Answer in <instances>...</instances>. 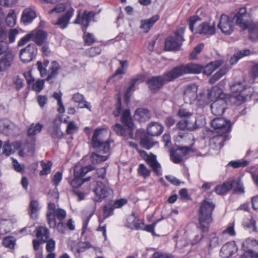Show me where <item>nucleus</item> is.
I'll return each mask as SVG.
<instances>
[{"label": "nucleus", "instance_id": "obj_1", "mask_svg": "<svg viewBox=\"0 0 258 258\" xmlns=\"http://www.w3.org/2000/svg\"><path fill=\"white\" fill-rule=\"evenodd\" d=\"M200 71L198 66L192 64H182L173 68L170 71L162 76H152L146 80V83L151 91L156 92L160 89L165 82H171L185 74L198 73Z\"/></svg>", "mask_w": 258, "mask_h": 258}, {"label": "nucleus", "instance_id": "obj_2", "mask_svg": "<svg viewBox=\"0 0 258 258\" xmlns=\"http://www.w3.org/2000/svg\"><path fill=\"white\" fill-rule=\"evenodd\" d=\"M103 129H96L91 139V145L94 149L97 150V152L91 154V161L93 164H98L105 161L108 158V155H102V153H107L110 149L108 141L103 139Z\"/></svg>", "mask_w": 258, "mask_h": 258}, {"label": "nucleus", "instance_id": "obj_3", "mask_svg": "<svg viewBox=\"0 0 258 258\" xmlns=\"http://www.w3.org/2000/svg\"><path fill=\"white\" fill-rule=\"evenodd\" d=\"M215 205L210 200L205 199L200 204L198 210V220L200 227L203 232L209 231L210 224L213 221L212 214Z\"/></svg>", "mask_w": 258, "mask_h": 258}, {"label": "nucleus", "instance_id": "obj_4", "mask_svg": "<svg viewBox=\"0 0 258 258\" xmlns=\"http://www.w3.org/2000/svg\"><path fill=\"white\" fill-rule=\"evenodd\" d=\"M247 88L244 81L235 82L230 86L232 92L228 102L232 105H239L244 102L248 94L245 93Z\"/></svg>", "mask_w": 258, "mask_h": 258}, {"label": "nucleus", "instance_id": "obj_5", "mask_svg": "<svg viewBox=\"0 0 258 258\" xmlns=\"http://www.w3.org/2000/svg\"><path fill=\"white\" fill-rule=\"evenodd\" d=\"M200 20V18L198 16H194L190 18L188 25L192 32L207 37L215 33L216 28L214 25H211L207 22H203L197 26L198 22Z\"/></svg>", "mask_w": 258, "mask_h": 258}, {"label": "nucleus", "instance_id": "obj_6", "mask_svg": "<svg viewBox=\"0 0 258 258\" xmlns=\"http://www.w3.org/2000/svg\"><path fill=\"white\" fill-rule=\"evenodd\" d=\"M205 117L200 115L198 117L192 116L186 119L179 121L176 125L181 130H188L193 131L199 129L205 125Z\"/></svg>", "mask_w": 258, "mask_h": 258}, {"label": "nucleus", "instance_id": "obj_7", "mask_svg": "<svg viewBox=\"0 0 258 258\" xmlns=\"http://www.w3.org/2000/svg\"><path fill=\"white\" fill-rule=\"evenodd\" d=\"M184 29L180 28L177 30L173 36L168 37L165 41V49L168 51L178 50L184 39L183 37Z\"/></svg>", "mask_w": 258, "mask_h": 258}, {"label": "nucleus", "instance_id": "obj_8", "mask_svg": "<svg viewBox=\"0 0 258 258\" xmlns=\"http://www.w3.org/2000/svg\"><path fill=\"white\" fill-rule=\"evenodd\" d=\"M121 120L122 123H123V124L128 128L129 131V137L130 139H136L139 137V135L143 133L142 130H137L136 131V135L134 136L133 132L135 129V127L133 123L129 109H125L124 110L121 116Z\"/></svg>", "mask_w": 258, "mask_h": 258}, {"label": "nucleus", "instance_id": "obj_9", "mask_svg": "<svg viewBox=\"0 0 258 258\" xmlns=\"http://www.w3.org/2000/svg\"><path fill=\"white\" fill-rule=\"evenodd\" d=\"M249 15L247 12L246 8H241L235 14L232 20L235 21L236 24L240 27L242 30L248 28L249 24Z\"/></svg>", "mask_w": 258, "mask_h": 258}, {"label": "nucleus", "instance_id": "obj_10", "mask_svg": "<svg viewBox=\"0 0 258 258\" xmlns=\"http://www.w3.org/2000/svg\"><path fill=\"white\" fill-rule=\"evenodd\" d=\"M37 53V48L36 45L31 43L20 50L19 57L23 63H27L36 57Z\"/></svg>", "mask_w": 258, "mask_h": 258}, {"label": "nucleus", "instance_id": "obj_11", "mask_svg": "<svg viewBox=\"0 0 258 258\" xmlns=\"http://www.w3.org/2000/svg\"><path fill=\"white\" fill-rule=\"evenodd\" d=\"M141 156L146 161L153 171L158 176L161 175V166L158 162L156 156L153 154H148L145 151H140Z\"/></svg>", "mask_w": 258, "mask_h": 258}, {"label": "nucleus", "instance_id": "obj_12", "mask_svg": "<svg viewBox=\"0 0 258 258\" xmlns=\"http://www.w3.org/2000/svg\"><path fill=\"white\" fill-rule=\"evenodd\" d=\"M67 216L66 212L64 210L58 208L55 210L54 212L52 211H47L46 220L50 228H55L56 226V217L59 221H62Z\"/></svg>", "mask_w": 258, "mask_h": 258}, {"label": "nucleus", "instance_id": "obj_13", "mask_svg": "<svg viewBox=\"0 0 258 258\" xmlns=\"http://www.w3.org/2000/svg\"><path fill=\"white\" fill-rule=\"evenodd\" d=\"M95 15V13L94 12L85 10L81 16V10H79L74 23L82 25L84 27L83 31L84 33H85L90 22L94 18Z\"/></svg>", "mask_w": 258, "mask_h": 258}, {"label": "nucleus", "instance_id": "obj_14", "mask_svg": "<svg viewBox=\"0 0 258 258\" xmlns=\"http://www.w3.org/2000/svg\"><path fill=\"white\" fill-rule=\"evenodd\" d=\"M211 126L215 130H218L219 134H226L231 131V123L229 120L224 118L218 117L212 120Z\"/></svg>", "mask_w": 258, "mask_h": 258}, {"label": "nucleus", "instance_id": "obj_15", "mask_svg": "<svg viewBox=\"0 0 258 258\" xmlns=\"http://www.w3.org/2000/svg\"><path fill=\"white\" fill-rule=\"evenodd\" d=\"M93 192L95 195L94 201L101 202L103 199L110 195L112 191L102 181H97L96 186L94 188Z\"/></svg>", "mask_w": 258, "mask_h": 258}, {"label": "nucleus", "instance_id": "obj_16", "mask_svg": "<svg viewBox=\"0 0 258 258\" xmlns=\"http://www.w3.org/2000/svg\"><path fill=\"white\" fill-rule=\"evenodd\" d=\"M218 27L222 33L230 34L233 32L234 28L232 18H229L226 15L222 14L221 16Z\"/></svg>", "mask_w": 258, "mask_h": 258}, {"label": "nucleus", "instance_id": "obj_17", "mask_svg": "<svg viewBox=\"0 0 258 258\" xmlns=\"http://www.w3.org/2000/svg\"><path fill=\"white\" fill-rule=\"evenodd\" d=\"M238 251V247L234 241L225 243L220 251V255L223 258H229L234 256Z\"/></svg>", "mask_w": 258, "mask_h": 258}, {"label": "nucleus", "instance_id": "obj_18", "mask_svg": "<svg viewBox=\"0 0 258 258\" xmlns=\"http://www.w3.org/2000/svg\"><path fill=\"white\" fill-rule=\"evenodd\" d=\"M197 91L198 86L195 84L187 86L183 94V99L185 103L188 104L194 103L198 98Z\"/></svg>", "mask_w": 258, "mask_h": 258}, {"label": "nucleus", "instance_id": "obj_19", "mask_svg": "<svg viewBox=\"0 0 258 258\" xmlns=\"http://www.w3.org/2000/svg\"><path fill=\"white\" fill-rule=\"evenodd\" d=\"M190 149L187 147L179 148L170 153V158L172 161L176 164L181 162L183 158L187 155L190 152Z\"/></svg>", "mask_w": 258, "mask_h": 258}, {"label": "nucleus", "instance_id": "obj_20", "mask_svg": "<svg viewBox=\"0 0 258 258\" xmlns=\"http://www.w3.org/2000/svg\"><path fill=\"white\" fill-rule=\"evenodd\" d=\"M227 101L219 98L214 101L211 105L212 113L215 116H221L226 109Z\"/></svg>", "mask_w": 258, "mask_h": 258}, {"label": "nucleus", "instance_id": "obj_21", "mask_svg": "<svg viewBox=\"0 0 258 258\" xmlns=\"http://www.w3.org/2000/svg\"><path fill=\"white\" fill-rule=\"evenodd\" d=\"M143 76L138 74L131 80L130 85L127 88L125 94V101L127 103L130 100L132 93L135 91V85L143 82Z\"/></svg>", "mask_w": 258, "mask_h": 258}, {"label": "nucleus", "instance_id": "obj_22", "mask_svg": "<svg viewBox=\"0 0 258 258\" xmlns=\"http://www.w3.org/2000/svg\"><path fill=\"white\" fill-rule=\"evenodd\" d=\"M243 252L252 253L258 255V242L254 239L248 238L242 244Z\"/></svg>", "mask_w": 258, "mask_h": 258}, {"label": "nucleus", "instance_id": "obj_23", "mask_svg": "<svg viewBox=\"0 0 258 258\" xmlns=\"http://www.w3.org/2000/svg\"><path fill=\"white\" fill-rule=\"evenodd\" d=\"M32 40L37 45L41 46L46 41L48 34L44 31L35 29L31 32Z\"/></svg>", "mask_w": 258, "mask_h": 258}, {"label": "nucleus", "instance_id": "obj_24", "mask_svg": "<svg viewBox=\"0 0 258 258\" xmlns=\"http://www.w3.org/2000/svg\"><path fill=\"white\" fill-rule=\"evenodd\" d=\"M14 55L12 53L8 52L0 58V72H5L9 69L13 63Z\"/></svg>", "mask_w": 258, "mask_h": 258}, {"label": "nucleus", "instance_id": "obj_25", "mask_svg": "<svg viewBox=\"0 0 258 258\" xmlns=\"http://www.w3.org/2000/svg\"><path fill=\"white\" fill-rule=\"evenodd\" d=\"M222 62L221 60H217L214 62H211V63L208 64L204 68H203L201 66L194 63H189L188 64H192L198 66L200 67V71L198 73H190V74H199L202 71L203 73L207 76H209L211 75V74L219 67L220 66Z\"/></svg>", "mask_w": 258, "mask_h": 258}, {"label": "nucleus", "instance_id": "obj_26", "mask_svg": "<svg viewBox=\"0 0 258 258\" xmlns=\"http://www.w3.org/2000/svg\"><path fill=\"white\" fill-rule=\"evenodd\" d=\"M16 125L7 119H0V133L5 135L11 134L16 128Z\"/></svg>", "mask_w": 258, "mask_h": 258}, {"label": "nucleus", "instance_id": "obj_27", "mask_svg": "<svg viewBox=\"0 0 258 258\" xmlns=\"http://www.w3.org/2000/svg\"><path fill=\"white\" fill-rule=\"evenodd\" d=\"M34 232L37 238L43 243H45L49 238V230L45 226H39L37 227Z\"/></svg>", "mask_w": 258, "mask_h": 258}, {"label": "nucleus", "instance_id": "obj_28", "mask_svg": "<svg viewBox=\"0 0 258 258\" xmlns=\"http://www.w3.org/2000/svg\"><path fill=\"white\" fill-rule=\"evenodd\" d=\"M74 12V10L71 8L62 17L58 18L57 22L55 23L58 25L60 28L64 29L67 27L70 21L71 18L72 17Z\"/></svg>", "mask_w": 258, "mask_h": 258}, {"label": "nucleus", "instance_id": "obj_29", "mask_svg": "<svg viewBox=\"0 0 258 258\" xmlns=\"http://www.w3.org/2000/svg\"><path fill=\"white\" fill-rule=\"evenodd\" d=\"M159 19V16L158 15H154L151 18L147 20H143L141 21L140 28L145 32L147 33L154 23Z\"/></svg>", "mask_w": 258, "mask_h": 258}, {"label": "nucleus", "instance_id": "obj_30", "mask_svg": "<svg viewBox=\"0 0 258 258\" xmlns=\"http://www.w3.org/2000/svg\"><path fill=\"white\" fill-rule=\"evenodd\" d=\"M225 134H219L214 136L210 141L211 147L215 150L220 149L223 146Z\"/></svg>", "mask_w": 258, "mask_h": 258}, {"label": "nucleus", "instance_id": "obj_31", "mask_svg": "<svg viewBox=\"0 0 258 258\" xmlns=\"http://www.w3.org/2000/svg\"><path fill=\"white\" fill-rule=\"evenodd\" d=\"M132 219L131 217L128 218L125 224L126 227L132 230H142L143 229L144 223L142 220L136 218H134L133 220Z\"/></svg>", "mask_w": 258, "mask_h": 258}, {"label": "nucleus", "instance_id": "obj_32", "mask_svg": "<svg viewBox=\"0 0 258 258\" xmlns=\"http://www.w3.org/2000/svg\"><path fill=\"white\" fill-rule=\"evenodd\" d=\"M36 17V13L35 10L31 8L25 9L22 13L21 20L25 24L30 23Z\"/></svg>", "mask_w": 258, "mask_h": 258}, {"label": "nucleus", "instance_id": "obj_33", "mask_svg": "<svg viewBox=\"0 0 258 258\" xmlns=\"http://www.w3.org/2000/svg\"><path fill=\"white\" fill-rule=\"evenodd\" d=\"M163 129L164 127L161 124L152 122L147 128V132L152 136H158L162 133Z\"/></svg>", "mask_w": 258, "mask_h": 258}, {"label": "nucleus", "instance_id": "obj_34", "mask_svg": "<svg viewBox=\"0 0 258 258\" xmlns=\"http://www.w3.org/2000/svg\"><path fill=\"white\" fill-rule=\"evenodd\" d=\"M149 111L145 108H138L136 110L135 117L140 122H144L150 118Z\"/></svg>", "mask_w": 258, "mask_h": 258}, {"label": "nucleus", "instance_id": "obj_35", "mask_svg": "<svg viewBox=\"0 0 258 258\" xmlns=\"http://www.w3.org/2000/svg\"><path fill=\"white\" fill-rule=\"evenodd\" d=\"M119 62L121 67L116 70L112 76L113 78H116L118 80L122 78L121 75L125 73L126 69L128 66V61L126 60H119Z\"/></svg>", "mask_w": 258, "mask_h": 258}, {"label": "nucleus", "instance_id": "obj_36", "mask_svg": "<svg viewBox=\"0 0 258 258\" xmlns=\"http://www.w3.org/2000/svg\"><path fill=\"white\" fill-rule=\"evenodd\" d=\"M60 69L59 63L56 61H53L50 64V73L47 76L46 80L47 81L52 82L51 80L55 78L58 74V70Z\"/></svg>", "mask_w": 258, "mask_h": 258}, {"label": "nucleus", "instance_id": "obj_37", "mask_svg": "<svg viewBox=\"0 0 258 258\" xmlns=\"http://www.w3.org/2000/svg\"><path fill=\"white\" fill-rule=\"evenodd\" d=\"M40 208L37 201L32 200L30 202L29 207V215L32 219H35L38 217V212Z\"/></svg>", "mask_w": 258, "mask_h": 258}, {"label": "nucleus", "instance_id": "obj_38", "mask_svg": "<svg viewBox=\"0 0 258 258\" xmlns=\"http://www.w3.org/2000/svg\"><path fill=\"white\" fill-rule=\"evenodd\" d=\"M232 188V182L231 180L223 183L221 185L216 186L215 189V192L218 195H223Z\"/></svg>", "mask_w": 258, "mask_h": 258}, {"label": "nucleus", "instance_id": "obj_39", "mask_svg": "<svg viewBox=\"0 0 258 258\" xmlns=\"http://www.w3.org/2000/svg\"><path fill=\"white\" fill-rule=\"evenodd\" d=\"M94 169L93 165H90L80 168L79 167L76 166L74 169V174L76 176H79L82 178L84 177L89 171H91Z\"/></svg>", "mask_w": 258, "mask_h": 258}, {"label": "nucleus", "instance_id": "obj_40", "mask_svg": "<svg viewBox=\"0 0 258 258\" xmlns=\"http://www.w3.org/2000/svg\"><path fill=\"white\" fill-rule=\"evenodd\" d=\"M250 53V51L249 49L241 50L237 51L232 56L229 61L231 64H234L237 62V61L241 58L243 56L249 55Z\"/></svg>", "mask_w": 258, "mask_h": 258}, {"label": "nucleus", "instance_id": "obj_41", "mask_svg": "<svg viewBox=\"0 0 258 258\" xmlns=\"http://www.w3.org/2000/svg\"><path fill=\"white\" fill-rule=\"evenodd\" d=\"M209 239V249H212L220 245L221 241L219 237L216 233H211L208 236Z\"/></svg>", "mask_w": 258, "mask_h": 258}, {"label": "nucleus", "instance_id": "obj_42", "mask_svg": "<svg viewBox=\"0 0 258 258\" xmlns=\"http://www.w3.org/2000/svg\"><path fill=\"white\" fill-rule=\"evenodd\" d=\"M249 31V37L252 40H256L258 39V23H250L248 27Z\"/></svg>", "mask_w": 258, "mask_h": 258}, {"label": "nucleus", "instance_id": "obj_43", "mask_svg": "<svg viewBox=\"0 0 258 258\" xmlns=\"http://www.w3.org/2000/svg\"><path fill=\"white\" fill-rule=\"evenodd\" d=\"M112 129L116 134L122 136L126 138H130L129 137V131L127 129L123 127L120 124L116 123L112 126Z\"/></svg>", "mask_w": 258, "mask_h": 258}, {"label": "nucleus", "instance_id": "obj_44", "mask_svg": "<svg viewBox=\"0 0 258 258\" xmlns=\"http://www.w3.org/2000/svg\"><path fill=\"white\" fill-rule=\"evenodd\" d=\"M48 132L53 139H61L63 137V133L58 125H54Z\"/></svg>", "mask_w": 258, "mask_h": 258}, {"label": "nucleus", "instance_id": "obj_45", "mask_svg": "<svg viewBox=\"0 0 258 258\" xmlns=\"http://www.w3.org/2000/svg\"><path fill=\"white\" fill-rule=\"evenodd\" d=\"M140 137V145L144 148L149 150L154 146L155 142L151 138L147 136Z\"/></svg>", "mask_w": 258, "mask_h": 258}, {"label": "nucleus", "instance_id": "obj_46", "mask_svg": "<svg viewBox=\"0 0 258 258\" xmlns=\"http://www.w3.org/2000/svg\"><path fill=\"white\" fill-rule=\"evenodd\" d=\"M232 182V187L235 186L234 189V192L235 194H244L245 192L243 185L240 178H237L231 180Z\"/></svg>", "mask_w": 258, "mask_h": 258}, {"label": "nucleus", "instance_id": "obj_47", "mask_svg": "<svg viewBox=\"0 0 258 258\" xmlns=\"http://www.w3.org/2000/svg\"><path fill=\"white\" fill-rule=\"evenodd\" d=\"M91 178L90 176L87 177L85 178H82L79 176L74 175V179L71 181L70 184L73 188H79L85 182L88 181Z\"/></svg>", "mask_w": 258, "mask_h": 258}, {"label": "nucleus", "instance_id": "obj_48", "mask_svg": "<svg viewBox=\"0 0 258 258\" xmlns=\"http://www.w3.org/2000/svg\"><path fill=\"white\" fill-rule=\"evenodd\" d=\"M43 125L39 123L36 124L32 123L28 129L27 135L28 136H35L40 133L42 129Z\"/></svg>", "mask_w": 258, "mask_h": 258}, {"label": "nucleus", "instance_id": "obj_49", "mask_svg": "<svg viewBox=\"0 0 258 258\" xmlns=\"http://www.w3.org/2000/svg\"><path fill=\"white\" fill-rule=\"evenodd\" d=\"M138 172L140 176L146 179L149 177L151 174V170L148 169L144 164H140L139 165Z\"/></svg>", "mask_w": 258, "mask_h": 258}, {"label": "nucleus", "instance_id": "obj_50", "mask_svg": "<svg viewBox=\"0 0 258 258\" xmlns=\"http://www.w3.org/2000/svg\"><path fill=\"white\" fill-rule=\"evenodd\" d=\"M16 238L13 236H7L3 240V245L11 249H14L16 244Z\"/></svg>", "mask_w": 258, "mask_h": 258}, {"label": "nucleus", "instance_id": "obj_51", "mask_svg": "<svg viewBox=\"0 0 258 258\" xmlns=\"http://www.w3.org/2000/svg\"><path fill=\"white\" fill-rule=\"evenodd\" d=\"M16 17L15 12L13 10H11L6 18V22L8 26L10 27H13L16 24Z\"/></svg>", "mask_w": 258, "mask_h": 258}, {"label": "nucleus", "instance_id": "obj_52", "mask_svg": "<svg viewBox=\"0 0 258 258\" xmlns=\"http://www.w3.org/2000/svg\"><path fill=\"white\" fill-rule=\"evenodd\" d=\"M41 166L42 168V170L40 172V175H47L50 172L51 167L52 166L51 162L48 161L47 163H45L43 161H41Z\"/></svg>", "mask_w": 258, "mask_h": 258}, {"label": "nucleus", "instance_id": "obj_53", "mask_svg": "<svg viewBox=\"0 0 258 258\" xmlns=\"http://www.w3.org/2000/svg\"><path fill=\"white\" fill-rule=\"evenodd\" d=\"M113 205L111 204L105 205L103 207V216L106 218L113 215L114 209Z\"/></svg>", "mask_w": 258, "mask_h": 258}, {"label": "nucleus", "instance_id": "obj_54", "mask_svg": "<svg viewBox=\"0 0 258 258\" xmlns=\"http://www.w3.org/2000/svg\"><path fill=\"white\" fill-rule=\"evenodd\" d=\"M84 41L85 45L90 46L95 41V38L93 34L86 32L84 33Z\"/></svg>", "mask_w": 258, "mask_h": 258}, {"label": "nucleus", "instance_id": "obj_55", "mask_svg": "<svg viewBox=\"0 0 258 258\" xmlns=\"http://www.w3.org/2000/svg\"><path fill=\"white\" fill-rule=\"evenodd\" d=\"M244 227L249 229L250 232L255 231L256 230V221L253 218H251L248 221L244 224Z\"/></svg>", "mask_w": 258, "mask_h": 258}, {"label": "nucleus", "instance_id": "obj_56", "mask_svg": "<svg viewBox=\"0 0 258 258\" xmlns=\"http://www.w3.org/2000/svg\"><path fill=\"white\" fill-rule=\"evenodd\" d=\"M229 166H232L234 168H237L241 167H245L248 165L247 161H231L228 164Z\"/></svg>", "mask_w": 258, "mask_h": 258}, {"label": "nucleus", "instance_id": "obj_57", "mask_svg": "<svg viewBox=\"0 0 258 258\" xmlns=\"http://www.w3.org/2000/svg\"><path fill=\"white\" fill-rule=\"evenodd\" d=\"M178 115L180 118H183L184 119L189 118L193 115L191 112L189 111L186 109L181 108L179 109L178 112Z\"/></svg>", "mask_w": 258, "mask_h": 258}, {"label": "nucleus", "instance_id": "obj_58", "mask_svg": "<svg viewBox=\"0 0 258 258\" xmlns=\"http://www.w3.org/2000/svg\"><path fill=\"white\" fill-rule=\"evenodd\" d=\"M78 130V127L77 125L73 121H70L67 127L66 133L67 135H71L77 132Z\"/></svg>", "mask_w": 258, "mask_h": 258}, {"label": "nucleus", "instance_id": "obj_59", "mask_svg": "<svg viewBox=\"0 0 258 258\" xmlns=\"http://www.w3.org/2000/svg\"><path fill=\"white\" fill-rule=\"evenodd\" d=\"M44 80H38L32 85V89L37 92H40L44 87Z\"/></svg>", "mask_w": 258, "mask_h": 258}, {"label": "nucleus", "instance_id": "obj_60", "mask_svg": "<svg viewBox=\"0 0 258 258\" xmlns=\"http://www.w3.org/2000/svg\"><path fill=\"white\" fill-rule=\"evenodd\" d=\"M204 45L203 43L197 45L194 48L193 51L190 53V57L191 59H194L197 58V54L200 53L203 49Z\"/></svg>", "mask_w": 258, "mask_h": 258}, {"label": "nucleus", "instance_id": "obj_61", "mask_svg": "<svg viewBox=\"0 0 258 258\" xmlns=\"http://www.w3.org/2000/svg\"><path fill=\"white\" fill-rule=\"evenodd\" d=\"M46 249L49 252H53L55 247V242L52 238H48L46 241Z\"/></svg>", "mask_w": 258, "mask_h": 258}, {"label": "nucleus", "instance_id": "obj_62", "mask_svg": "<svg viewBox=\"0 0 258 258\" xmlns=\"http://www.w3.org/2000/svg\"><path fill=\"white\" fill-rule=\"evenodd\" d=\"M66 9L65 5L63 4H59L55 6L54 8L49 11V14H53L54 13H59L63 12Z\"/></svg>", "mask_w": 258, "mask_h": 258}, {"label": "nucleus", "instance_id": "obj_63", "mask_svg": "<svg viewBox=\"0 0 258 258\" xmlns=\"http://www.w3.org/2000/svg\"><path fill=\"white\" fill-rule=\"evenodd\" d=\"M30 40H32V37L30 32L25 35L23 37L21 38L18 42V46L19 47L24 46L28 43Z\"/></svg>", "mask_w": 258, "mask_h": 258}, {"label": "nucleus", "instance_id": "obj_64", "mask_svg": "<svg viewBox=\"0 0 258 258\" xmlns=\"http://www.w3.org/2000/svg\"><path fill=\"white\" fill-rule=\"evenodd\" d=\"M38 70L42 77H45L47 76V71L45 67H44L42 63L40 61H38L36 63Z\"/></svg>", "mask_w": 258, "mask_h": 258}]
</instances>
